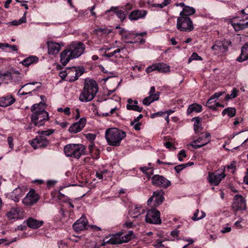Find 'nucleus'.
Returning <instances> with one entry per match:
<instances>
[{
  "mask_svg": "<svg viewBox=\"0 0 248 248\" xmlns=\"http://www.w3.org/2000/svg\"><path fill=\"white\" fill-rule=\"evenodd\" d=\"M44 104L43 102H39L33 104L31 107V110L32 112L31 121L36 126L43 125L49 120L48 112L45 110V108L40 107Z\"/></svg>",
  "mask_w": 248,
  "mask_h": 248,
  "instance_id": "f257e3e1",
  "label": "nucleus"
},
{
  "mask_svg": "<svg viewBox=\"0 0 248 248\" xmlns=\"http://www.w3.org/2000/svg\"><path fill=\"white\" fill-rule=\"evenodd\" d=\"M98 91V86L95 80H85L79 99L82 102L91 101L94 98Z\"/></svg>",
  "mask_w": 248,
  "mask_h": 248,
  "instance_id": "f03ea898",
  "label": "nucleus"
},
{
  "mask_svg": "<svg viewBox=\"0 0 248 248\" xmlns=\"http://www.w3.org/2000/svg\"><path fill=\"white\" fill-rule=\"evenodd\" d=\"M126 136L124 131L116 128L107 129L105 132V138L108 144L113 146H119Z\"/></svg>",
  "mask_w": 248,
  "mask_h": 248,
  "instance_id": "7ed1b4c3",
  "label": "nucleus"
},
{
  "mask_svg": "<svg viewBox=\"0 0 248 248\" xmlns=\"http://www.w3.org/2000/svg\"><path fill=\"white\" fill-rule=\"evenodd\" d=\"M116 28L120 29L119 34L121 36L122 40L126 43L134 44L140 42V44H142L145 42V40L142 38H140V37H142L143 35H145L146 32L134 33L131 31H126L119 26H117Z\"/></svg>",
  "mask_w": 248,
  "mask_h": 248,
  "instance_id": "20e7f679",
  "label": "nucleus"
},
{
  "mask_svg": "<svg viewBox=\"0 0 248 248\" xmlns=\"http://www.w3.org/2000/svg\"><path fill=\"white\" fill-rule=\"evenodd\" d=\"M85 149L81 144H69L64 146L63 151L67 156L78 159L84 154Z\"/></svg>",
  "mask_w": 248,
  "mask_h": 248,
  "instance_id": "39448f33",
  "label": "nucleus"
},
{
  "mask_svg": "<svg viewBox=\"0 0 248 248\" xmlns=\"http://www.w3.org/2000/svg\"><path fill=\"white\" fill-rule=\"evenodd\" d=\"M176 29L182 32H190L194 29L192 20L189 16H179L177 18Z\"/></svg>",
  "mask_w": 248,
  "mask_h": 248,
  "instance_id": "423d86ee",
  "label": "nucleus"
},
{
  "mask_svg": "<svg viewBox=\"0 0 248 248\" xmlns=\"http://www.w3.org/2000/svg\"><path fill=\"white\" fill-rule=\"evenodd\" d=\"M52 133L53 131L50 130L42 131L41 135L36 136L30 141L31 145L34 149L46 147L49 143L46 136H49Z\"/></svg>",
  "mask_w": 248,
  "mask_h": 248,
  "instance_id": "0eeeda50",
  "label": "nucleus"
},
{
  "mask_svg": "<svg viewBox=\"0 0 248 248\" xmlns=\"http://www.w3.org/2000/svg\"><path fill=\"white\" fill-rule=\"evenodd\" d=\"M224 171V170H218L214 172H209L207 178L208 182L212 186H217L226 176Z\"/></svg>",
  "mask_w": 248,
  "mask_h": 248,
  "instance_id": "6e6552de",
  "label": "nucleus"
},
{
  "mask_svg": "<svg viewBox=\"0 0 248 248\" xmlns=\"http://www.w3.org/2000/svg\"><path fill=\"white\" fill-rule=\"evenodd\" d=\"M164 199L163 191L158 190L153 193L152 196L148 199L147 204L150 206L156 207L163 202Z\"/></svg>",
  "mask_w": 248,
  "mask_h": 248,
  "instance_id": "1a4fd4ad",
  "label": "nucleus"
},
{
  "mask_svg": "<svg viewBox=\"0 0 248 248\" xmlns=\"http://www.w3.org/2000/svg\"><path fill=\"white\" fill-rule=\"evenodd\" d=\"M159 211L155 209H151L148 211L145 216L146 222L153 224H160L161 220L160 217Z\"/></svg>",
  "mask_w": 248,
  "mask_h": 248,
  "instance_id": "9d476101",
  "label": "nucleus"
},
{
  "mask_svg": "<svg viewBox=\"0 0 248 248\" xmlns=\"http://www.w3.org/2000/svg\"><path fill=\"white\" fill-rule=\"evenodd\" d=\"M68 48L73 57L74 58H77L84 53L85 49V45L81 42H73L70 44Z\"/></svg>",
  "mask_w": 248,
  "mask_h": 248,
  "instance_id": "9b49d317",
  "label": "nucleus"
},
{
  "mask_svg": "<svg viewBox=\"0 0 248 248\" xmlns=\"http://www.w3.org/2000/svg\"><path fill=\"white\" fill-rule=\"evenodd\" d=\"M40 197L33 189H31L23 198L22 203L27 206H32L39 200Z\"/></svg>",
  "mask_w": 248,
  "mask_h": 248,
  "instance_id": "f8f14e48",
  "label": "nucleus"
},
{
  "mask_svg": "<svg viewBox=\"0 0 248 248\" xmlns=\"http://www.w3.org/2000/svg\"><path fill=\"white\" fill-rule=\"evenodd\" d=\"M151 182L154 186L164 188L168 187L171 184L170 182L164 176L157 174L153 175Z\"/></svg>",
  "mask_w": 248,
  "mask_h": 248,
  "instance_id": "ddd939ff",
  "label": "nucleus"
},
{
  "mask_svg": "<svg viewBox=\"0 0 248 248\" xmlns=\"http://www.w3.org/2000/svg\"><path fill=\"white\" fill-rule=\"evenodd\" d=\"M211 140V135L209 133L202 135L197 140H193L190 145L194 149H198L208 144Z\"/></svg>",
  "mask_w": 248,
  "mask_h": 248,
  "instance_id": "4468645a",
  "label": "nucleus"
},
{
  "mask_svg": "<svg viewBox=\"0 0 248 248\" xmlns=\"http://www.w3.org/2000/svg\"><path fill=\"white\" fill-rule=\"evenodd\" d=\"M23 213L24 211L22 208L16 206L12 208L9 211L7 212L6 216L10 220H18L23 218Z\"/></svg>",
  "mask_w": 248,
  "mask_h": 248,
  "instance_id": "2eb2a0df",
  "label": "nucleus"
},
{
  "mask_svg": "<svg viewBox=\"0 0 248 248\" xmlns=\"http://www.w3.org/2000/svg\"><path fill=\"white\" fill-rule=\"evenodd\" d=\"M25 192L26 189L24 187L18 186L14 189L13 191L6 194V196L7 198L18 202L20 198L25 194Z\"/></svg>",
  "mask_w": 248,
  "mask_h": 248,
  "instance_id": "dca6fc26",
  "label": "nucleus"
},
{
  "mask_svg": "<svg viewBox=\"0 0 248 248\" xmlns=\"http://www.w3.org/2000/svg\"><path fill=\"white\" fill-rule=\"evenodd\" d=\"M154 71H157L161 73H169L170 71V67L166 63L159 62L148 66L146 69L147 73Z\"/></svg>",
  "mask_w": 248,
  "mask_h": 248,
  "instance_id": "f3484780",
  "label": "nucleus"
},
{
  "mask_svg": "<svg viewBox=\"0 0 248 248\" xmlns=\"http://www.w3.org/2000/svg\"><path fill=\"white\" fill-rule=\"evenodd\" d=\"M232 207L235 211L245 210L246 203L245 198L240 195H235L234 197Z\"/></svg>",
  "mask_w": 248,
  "mask_h": 248,
  "instance_id": "a211bd4d",
  "label": "nucleus"
},
{
  "mask_svg": "<svg viewBox=\"0 0 248 248\" xmlns=\"http://www.w3.org/2000/svg\"><path fill=\"white\" fill-rule=\"evenodd\" d=\"M68 78L66 81L73 82L77 80L78 78L83 73L84 69L83 68H77L73 67L67 69Z\"/></svg>",
  "mask_w": 248,
  "mask_h": 248,
  "instance_id": "6ab92c4d",
  "label": "nucleus"
},
{
  "mask_svg": "<svg viewBox=\"0 0 248 248\" xmlns=\"http://www.w3.org/2000/svg\"><path fill=\"white\" fill-rule=\"evenodd\" d=\"M88 221L86 217L82 216L73 225L74 230L77 232L84 231L87 229Z\"/></svg>",
  "mask_w": 248,
  "mask_h": 248,
  "instance_id": "aec40b11",
  "label": "nucleus"
},
{
  "mask_svg": "<svg viewBox=\"0 0 248 248\" xmlns=\"http://www.w3.org/2000/svg\"><path fill=\"white\" fill-rule=\"evenodd\" d=\"M86 122V118H81L78 122L73 124L70 126L68 129L69 132L75 134L81 131L85 126Z\"/></svg>",
  "mask_w": 248,
  "mask_h": 248,
  "instance_id": "412c9836",
  "label": "nucleus"
},
{
  "mask_svg": "<svg viewBox=\"0 0 248 248\" xmlns=\"http://www.w3.org/2000/svg\"><path fill=\"white\" fill-rule=\"evenodd\" d=\"M3 76L10 80L12 82L17 83L22 79L23 75L18 71H13L12 72L7 71L5 72Z\"/></svg>",
  "mask_w": 248,
  "mask_h": 248,
  "instance_id": "4be33fe9",
  "label": "nucleus"
},
{
  "mask_svg": "<svg viewBox=\"0 0 248 248\" xmlns=\"http://www.w3.org/2000/svg\"><path fill=\"white\" fill-rule=\"evenodd\" d=\"M147 13L144 10H136L131 12L128 16L129 19L131 20H137L139 19L144 18Z\"/></svg>",
  "mask_w": 248,
  "mask_h": 248,
  "instance_id": "5701e85b",
  "label": "nucleus"
},
{
  "mask_svg": "<svg viewBox=\"0 0 248 248\" xmlns=\"http://www.w3.org/2000/svg\"><path fill=\"white\" fill-rule=\"evenodd\" d=\"M127 104L126 108L128 110H133L138 112H141L143 108L138 105V101L137 100H133L131 98H128L127 100Z\"/></svg>",
  "mask_w": 248,
  "mask_h": 248,
  "instance_id": "b1692460",
  "label": "nucleus"
},
{
  "mask_svg": "<svg viewBox=\"0 0 248 248\" xmlns=\"http://www.w3.org/2000/svg\"><path fill=\"white\" fill-rule=\"evenodd\" d=\"M112 175V172L106 169L102 170H98L95 173L96 177L101 181L110 180Z\"/></svg>",
  "mask_w": 248,
  "mask_h": 248,
  "instance_id": "393cba45",
  "label": "nucleus"
},
{
  "mask_svg": "<svg viewBox=\"0 0 248 248\" xmlns=\"http://www.w3.org/2000/svg\"><path fill=\"white\" fill-rule=\"evenodd\" d=\"M232 25L236 31L248 28V16L239 20V22H232Z\"/></svg>",
  "mask_w": 248,
  "mask_h": 248,
  "instance_id": "a878e982",
  "label": "nucleus"
},
{
  "mask_svg": "<svg viewBox=\"0 0 248 248\" xmlns=\"http://www.w3.org/2000/svg\"><path fill=\"white\" fill-rule=\"evenodd\" d=\"M48 53L51 55H54L58 53L61 49V46L60 44L53 42H47Z\"/></svg>",
  "mask_w": 248,
  "mask_h": 248,
  "instance_id": "bb28decb",
  "label": "nucleus"
},
{
  "mask_svg": "<svg viewBox=\"0 0 248 248\" xmlns=\"http://www.w3.org/2000/svg\"><path fill=\"white\" fill-rule=\"evenodd\" d=\"M60 57L61 62L63 65H66L70 60L75 59L68 48L61 53Z\"/></svg>",
  "mask_w": 248,
  "mask_h": 248,
  "instance_id": "cd10ccee",
  "label": "nucleus"
},
{
  "mask_svg": "<svg viewBox=\"0 0 248 248\" xmlns=\"http://www.w3.org/2000/svg\"><path fill=\"white\" fill-rule=\"evenodd\" d=\"M16 99L11 94H7L0 98V106L6 107L14 104Z\"/></svg>",
  "mask_w": 248,
  "mask_h": 248,
  "instance_id": "c85d7f7f",
  "label": "nucleus"
},
{
  "mask_svg": "<svg viewBox=\"0 0 248 248\" xmlns=\"http://www.w3.org/2000/svg\"><path fill=\"white\" fill-rule=\"evenodd\" d=\"M145 212V209L140 205H136L132 207L129 214L132 217H138L140 215Z\"/></svg>",
  "mask_w": 248,
  "mask_h": 248,
  "instance_id": "c756f323",
  "label": "nucleus"
},
{
  "mask_svg": "<svg viewBox=\"0 0 248 248\" xmlns=\"http://www.w3.org/2000/svg\"><path fill=\"white\" fill-rule=\"evenodd\" d=\"M28 226L32 229H37L40 227L44 223V221L39 220L32 217L29 218L27 221Z\"/></svg>",
  "mask_w": 248,
  "mask_h": 248,
  "instance_id": "7c9ffc66",
  "label": "nucleus"
},
{
  "mask_svg": "<svg viewBox=\"0 0 248 248\" xmlns=\"http://www.w3.org/2000/svg\"><path fill=\"white\" fill-rule=\"evenodd\" d=\"M88 149L89 150L90 154L93 159H97L99 158L100 151L95 146L94 142H92L89 145Z\"/></svg>",
  "mask_w": 248,
  "mask_h": 248,
  "instance_id": "2f4dec72",
  "label": "nucleus"
},
{
  "mask_svg": "<svg viewBox=\"0 0 248 248\" xmlns=\"http://www.w3.org/2000/svg\"><path fill=\"white\" fill-rule=\"evenodd\" d=\"M213 50L215 51V53L219 54L225 52L227 47L221 42L217 41L211 47Z\"/></svg>",
  "mask_w": 248,
  "mask_h": 248,
  "instance_id": "473e14b6",
  "label": "nucleus"
},
{
  "mask_svg": "<svg viewBox=\"0 0 248 248\" xmlns=\"http://www.w3.org/2000/svg\"><path fill=\"white\" fill-rule=\"evenodd\" d=\"M236 60L239 62L248 60V44H246L242 47L241 53Z\"/></svg>",
  "mask_w": 248,
  "mask_h": 248,
  "instance_id": "72a5a7b5",
  "label": "nucleus"
},
{
  "mask_svg": "<svg viewBox=\"0 0 248 248\" xmlns=\"http://www.w3.org/2000/svg\"><path fill=\"white\" fill-rule=\"evenodd\" d=\"M195 12L196 10L194 8L187 5L183 8L179 14V16L190 17V16L194 15Z\"/></svg>",
  "mask_w": 248,
  "mask_h": 248,
  "instance_id": "f704fd0d",
  "label": "nucleus"
},
{
  "mask_svg": "<svg viewBox=\"0 0 248 248\" xmlns=\"http://www.w3.org/2000/svg\"><path fill=\"white\" fill-rule=\"evenodd\" d=\"M38 60L36 56H31L24 59L20 63L24 66H29L33 63L38 62Z\"/></svg>",
  "mask_w": 248,
  "mask_h": 248,
  "instance_id": "c9c22d12",
  "label": "nucleus"
},
{
  "mask_svg": "<svg viewBox=\"0 0 248 248\" xmlns=\"http://www.w3.org/2000/svg\"><path fill=\"white\" fill-rule=\"evenodd\" d=\"M202 111V107L198 104H193L189 106L187 109V113L189 114L193 112H200Z\"/></svg>",
  "mask_w": 248,
  "mask_h": 248,
  "instance_id": "e433bc0d",
  "label": "nucleus"
},
{
  "mask_svg": "<svg viewBox=\"0 0 248 248\" xmlns=\"http://www.w3.org/2000/svg\"><path fill=\"white\" fill-rule=\"evenodd\" d=\"M192 120L195 121L193 125L195 132L197 134L200 133L202 129L201 124L200 118L199 117H196L193 118Z\"/></svg>",
  "mask_w": 248,
  "mask_h": 248,
  "instance_id": "4c0bfd02",
  "label": "nucleus"
},
{
  "mask_svg": "<svg viewBox=\"0 0 248 248\" xmlns=\"http://www.w3.org/2000/svg\"><path fill=\"white\" fill-rule=\"evenodd\" d=\"M160 94V92H155V87L154 86H152L150 88V90L149 92V96L153 99H155L156 101L158 100L159 98Z\"/></svg>",
  "mask_w": 248,
  "mask_h": 248,
  "instance_id": "58836bf2",
  "label": "nucleus"
},
{
  "mask_svg": "<svg viewBox=\"0 0 248 248\" xmlns=\"http://www.w3.org/2000/svg\"><path fill=\"white\" fill-rule=\"evenodd\" d=\"M227 114L230 117H233L236 114V109L233 108H228L224 109L222 112L223 116Z\"/></svg>",
  "mask_w": 248,
  "mask_h": 248,
  "instance_id": "ea45409f",
  "label": "nucleus"
},
{
  "mask_svg": "<svg viewBox=\"0 0 248 248\" xmlns=\"http://www.w3.org/2000/svg\"><path fill=\"white\" fill-rule=\"evenodd\" d=\"M206 216V214L202 211H201L200 213L199 210H197L194 213L193 216L192 217V219L194 221H197L204 218Z\"/></svg>",
  "mask_w": 248,
  "mask_h": 248,
  "instance_id": "a19ab883",
  "label": "nucleus"
},
{
  "mask_svg": "<svg viewBox=\"0 0 248 248\" xmlns=\"http://www.w3.org/2000/svg\"><path fill=\"white\" fill-rule=\"evenodd\" d=\"M112 9H114V13L120 19V20L123 21H124L125 18V15L124 13V12L122 10H118L115 8H111L110 11L112 10Z\"/></svg>",
  "mask_w": 248,
  "mask_h": 248,
  "instance_id": "79ce46f5",
  "label": "nucleus"
},
{
  "mask_svg": "<svg viewBox=\"0 0 248 248\" xmlns=\"http://www.w3.org/2000/svg\"><path fill=\"white\" fill-rule=\"evenodd\" d=\"M95 32L97 34H108L110 32H112V30L111 29H109L107 28H99L95 30Z\"/></svg>",
  "mask_w": 248,
  "mask_h": 248,
  "instance_id": "37998d69",
  "label": "nucleus"
},
{
  "mask_svg": "<svg viewBox=\"0 0 248 248\" xmlns=\"http://www.w3.org/2000/svg\"><path fill=\"white\" fill-rule=\"evenodd\" d=\"M203 59L196 52H193L190 56L188 60V63H190L194 60L196 61H202Z\"/></svg>",
  "mask_w": 248,
  "mask_h": 248,
  "instance_id": "c03bdc74",
  "label": "nucleus"
},
{
  "mask_svg": "<svg viewBox=\"0 0 248 248\" xmlns=\"http://www.w3.org/2000/svg\"><path fill=\"white\" fill-rule=\"evenodd\" d=\"M179 231L177 230H175L171 231L170 233V239L171 240L174 241L179 240Z\"/></svg>",
  "mask_w": 248,
  "mask_h": 248,
  "instance_id": "a18cd8bd",
  "label": "nucleus"
},
{
  "mask_svg": "<svg viewBox=\"0 0 248 248\" xmlns=\"http://www.w3.org/2000/svg\"><path fill=\"white\" fill-rule=\"evenodd\" d=\"M216 100L211 96L206 102V106L211 109H215V105L213 104L216 102Z\"/></svg>",
  "mask_w": 248,
  "mask_h": 248,
  "instance_id": "49530a36",
  "label": "nucleus"
},
{
  "mask_svg": "<svg viewBox=\"0 0 248 248\" xmlns=\"http://www.w3.org/2000/svg\"><path fill=\"white\" fill-rule=\"evenodd\" d=\"M37 83H38L37 82H33L26 83V84L21 86L20 89H19V90L18 91V92L17 93L18 95L19 96H22V95L27 94V92H21L22 89H23L24 87H25L29 85H35Z\"/></svg>",
  "mask_w": 248,
  "mask_h": 248,
  "instance_id": "de8ad7c7",
  "label": "nucleus"
},
{
  "mask_svg": "<svg viewBox=\"0 0 248 248\" xmlns=\"http://www.w3.org/2000/svg\"><path fill=\"white\" fill-rule=\"evenodd\" d=\"M177 156L178 159L180 161H184V158L186 157V151L184 149L180 150L178 153Z\"/></svg>",
  "mask_w": 248,
  "mask_h": 248,
  "instance_id": "09e8293b",
  "label": "nucleus"
},
{
  "mask_svg": "<svg viewBox=\"0 0 248 248\" xmlns=\"http://www.w3.org/2000/svg\"><path fill=\"white\" fill-rule=\"evenodd\" d=\"M155 99H153L152 98L150 97L149 96L146 97L142 101V103L143 105L145 106L150 105L152 102L155 101Z\"/></svg>",
  "mask_w": 248,
  "mask_h": 248,
  "instance_id": "8fccbe9b",
  "label": "nucleus"
},
{
  "mask_svg": "<svg viewBox=\"0 0 248 248\" xmlns=\"http://www.w3.org/2000/svg\"><path fill=\"white\" fill-rule=\"evenodd\" d=\"M57 111L59 112H63L64 114L67 116H69L71 114L70 108L69 107H66L64 108H59L57 109Z\"/></svg>",
  "mask_w": 248,
  "mask_h": 248,
  "instance_id": "3c124183",
  "label": "nucleus"
},
{
  "mask_svg": "<svg viewBox=\"0 0 248 248\" xmlns=\"http://www.w3.org/2000/svg\"><path fill=\"white\" fill-rule=\"evenodd\" d=\"M130 125L132 126L135 130L139 131L141 129V123L131 121L130 122Z\"/></svg>",
  "mask_w": 248,
  "mask_h": 248,
  "instance_id": "603ef678",
  "label": "nucleus"
},
{
  "mask_svg": "<svg viewBox=\"0 0 248 248\" xmlns=\"http://www.w3.org/2000/svg\"><path fill=\"white\" fill-rule=\"evenodd\" d=\"M96 135L92 133H88L85 135L86 138L90 141V144L92 142H93V141L96 138Z\"/></svg>",
  "mask_w": 248,
  "mask_h": 248,
  "instance_id": "864d4df0",
  "label": "nucleus"
},
{
  "mask_svg": "<svg viewBox=\"0 0 248 248\" xmlns=\"http://www.w3.org/2000/svg\"><path fill=\"white\" fill-rule=\"evenodd\" d=\"M68 70L67 69L62 71L60 73V76L62 78V79H64L66 80V79H67L68 78Z\"/></svg>",
  "mask_w": 248,
  "mask_h": 248,
  "instance_id": "5fc2aeb1",
  "label": "nucleus"
},
{
  "mask_svg": "<svg viewBox=\"0 0 248 248\" xmlns=\"http://www.w3.org/2000/svg\"><path fill=\"white\" fill-rule=\"evenodd\" d=\"M55 123L56 124L59 125L62 128H64L66 127L69 124L66 121L60 122L58 121H56L55 122Z\"/></svg>",
  "mask_w": 248,
  "mask_h": 248,
  "instance_id": "6e6d98bb",
  "label": "nucleus"
},
{
  "mask_svg": "<svg viewBox=\"0 0 248 248\" xmlns=\"http://www.w3.org/2000/svg\"><path fill=\"white\" fill-rule=\"evenodd\" d=\"M13 138L12 137H8L7 138V141L9 144V147L11 150H12L14 148V143H13Z\"/></svg>",
  "mask_w": 248,
  "mask_h": 248,
  "instance_id": "4d7b16f0",
  "label": "nucleus"
},
{
  "mask_svg": "<svg viewBox=\"0 0 248 248\" xmlns=\"http://www.w3.org/2000/svg\"><path fill=\"white\" fill-rule=\"evenodd\" d=\"M243 219L242 218H240L239 220L236 221L234 224V226L237 229H241L242 228V225L240 224L241 222L242 221Z\"/></svg>",
  "mask_w": 248,
  "mask_h": 248,
  "instance_id": "13d9d810",
  "label": "nucleus"
},
{
  "mask_svg": "<svg viewBox=\"0 0 248 248\" xmlns=\"http://www.w3.org/2000/svg\"><path fill=\"white\" fill-rule=\"evenodd\" d=\"M231 229H232L231 227H229V226H226V227H223L220 232L223 233H227V232H231Z\"/></svg>",
  "mask_w": 248,
  "mask_h": 248,
  "instance_id": "bf43d9fd",
  "label": "nucleus"
},
{
  "mask_svg": "<svg viewBox=\"0 0 248 248\" xmlns=\"http://www.w3.org/2000/svg\"><path fill=\"white\" fill-rule=\"evenodd\" d=\"M238 92V91L236 89L233 88L232 89L231 94V97L232 98H234L236 97L237 96Z\"/></svg>",
  "mask_w": 248,
  "mask_h": 248,
  "instance_id": "052dcab7",
  "label": "nucleus"
},
{
  "mask_svg": "<svg viewBox=\"0 0 248 248\" xmlns=\"http://www.w3.org/2000/svg\"><path fill=\"white\" fill-rule=\"evenodd\" d=\"M118 109H119L118 108L116 107L113 108H111L109 111L111 116L114 114H116V115L117 116L118 114H117V111L118 110Z\"/></svg>",
  "mask_w": 248,
  "mask_h": 248,
  "instance_id": "680f3d73",
  "label": "nucleus"
},
{
  "mask_svg": "<svg viewBox=\"0 0 248 248\" xmlns=\"http://www.w3.org/2000/svg\"><path fill=\"white\" fill-rule=\"evenodd\" d=\"M222 92H217L214 93L212 96L214 97L216 100L223 94Z\"/></svg>",
  "mask_w": 248,
  "mask_h": 248,
  "instance_id": "e2e57ef3",
  "label": "nucleus"
},
{
  "mask_svg": "<svg viewBox=\"0 0 248 248\" xmlns=\"http://www.w3.org/2000/svg\"><path fill=\"white\" fill-rule=\"evenodd\" d=\"M151 169V167H148L146 166L140 167V170L143 173H145L147 170H150Z\"/></svg>",
  "mask_w": 248,
  "mask_h": 248,
  "instance_id": "0e129e2a",
  "label": "nucleus"
},
{
  "mask_svg": "<svg viewBox=\"0 0 248 248\" xmlns=\"http://www.w3.org/2000/svg\"><path fill=\"white\" fill-rule=\"evenodd\" d=\"M164 145L168 149H170L173 147L172 143L170 141L165 142Z\"/></svg>",
  "mask_w": 248,
  "mask_h": 248,
  "instance_id": "69168bd1",
  "label": "nucleus"
},
{
  "mask_svg": "<svg viewBox=\"0 0 248 248\" xmlns=\"http://www.w3.org/2000/svg\"><path fill=\"white\" fill-rule=\"evenodd\" d=\"M9 46V45L7 43H0V48L4 50L5 48L8 47Z\"/></svg>",
  "mask_w": 248,
  "mask_h": 248,
  "instance_id": "338daca9",
  "label": "nucleus"
},
{
  "mask_svg": "<svg viewBox=\"0 0 248 248\" xmlns=\"http://www.w3.org/2000/svg\"><path fill=\"white\" fill-rule=\"evenodd\" d=\"M244 182L248 185V167L247 169V173L246 176L244 177Z\"/></svg>",
  "mask_w": 248,
  "mask_h": 248,
  "instance_id": "774afa93",
  "label": "nucleus"
}]
</instances>
